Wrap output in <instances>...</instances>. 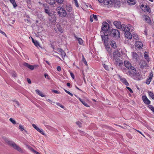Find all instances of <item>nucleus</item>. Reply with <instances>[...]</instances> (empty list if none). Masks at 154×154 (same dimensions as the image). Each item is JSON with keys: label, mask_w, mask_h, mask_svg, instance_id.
Segmentation results:
<instances>
[{"label": "nucleus", "mask_w": 154, "mask_h": 154, "mask_svg": "<svg viewBox=\"0 0 154 154\" xmlns=\"http://www.w3.org/2000/svg\"><path fill=\"white\" fill-rule=\"evenodd\" d=\"M114 61L117 66L121 67L123 65V61L119 57L120 53L118 51H115L113 53Z\"/></svg>", "instance_id": "f257e3e1"}, {"label": "nucleus", "mask_w": 154, "mask_h": 154, "mask_svg": "<svg viewBox=\"0 0 154 154\" xmlns=\"http://www.w3.org/2000/svg\"><path fill=\"white\" fill-rule=\"evenodd\" d=\"M108 34L109 35L117 38H119L120 37L119 32L117 29H112L109 30L108 32Z\"/></svg>", "instance_id": "f03ea898"}, {"label": "nucleus", "mask_w": 154, "mask_h": 154, "mask_svg": "<svg viewBox=\"0 0 154 154\" xmlns=\"http://www.w3.org/2000/svg\"><path fill=\"white\" fill-rule=\"evenodd\" d=\"M57 11L58 14L60 17H65L67 15L66 10L61 7H58L57 8Z\"/></svg>", "instance_id": "7ed1b4c3"}, {"label": "nucleus", "mask_w": 154, "mask_h": 154, "mask_svg": "<svg viewBox=\"0 0 154 154\" xmlns=\"http://www.w3.org/2000/svg\"><path fill=\"white\" fill-rule=\"evenodd\" d=\"M136 69L134 67H131V68L128 69L127 72V74L132 77H134V75L136 74Z\"/></svg>", "instance_id": "20e7f679"}, {"label": "nucleus", "mask_w": 154, "mask_h": 154, "mask_svg": "<svg viewBox=\"0 0 154 154\" xmlns=\"http://www.w3.org/2000/svg\"><path fill=\"white\" fill-rule=\"evenodd\" d=\"M103 35H101V37L103 41H104V43L105 45H106L108 44V36L109 35L108 34V33H107L106 32H103Z\"/></svg>", "instance_id": "39448f33"}, {"label": "nucleus", "mask_w": 154, "mask_h": 154, "mask_svg": "<svg viewBox=\"0 0 154 154\" xmlns=\"http://www.w3.org/2000/svg\"><path fill=\"white\" fill-rule=\"evenodd\" d=\"M101 29L104 31L103 32H106L108 33V32H109V24L106 22H103L102 23Z\"/></svg>", "instance_id": "423d86ee"}, {"label": "nucleus", "mask_w": 154, "mask_h": 154, "mask_svg": "<svg viewBox=\"0 0 154 154\" xmlns=\"http://www.w3.org/2000/svg\"><path fill=\"white\" fill-rule=\"evenodd\" d=\"M8 143L10 146H11L13 148L17 150V151L20 152L22 151L21 149L19 146H17L14 142L9 141H8Z\"/></svg>", "instance_id": "0eeeda50"}, {"label": "nucleus", "mask_w": 154, "mask_h": 154, "mask_svg": "<svg viewBox=\"0 0 154 154\" xmlns=\"http://www.w3.org/2000/svg\"><path fill=\"white\" fill-rule=\"evenodd\" d=\"M43 6L44 7L45 12L49 16H51L52 15V13L50 12V9L49 6L46 4H43Z\"/></svg>", "instance_id": "6e6552de"}, {"label": "nucleus", "mask_w": 154, "mask_h": 154, "mask_svg": "<svg viewBox=\"0 0 154 154\" xmlns=\"http://www.w3.org/2000/svg\"><path fill=\"white\" fill-rule=\"evenodd\" d=\"M135 45L136 48L139 50L142 49L143 46V44L140 41H136Z\"/></svg>", "instance_id": "1a4fd4ad"}, {"label": "nucleus", "mask_w": 154, "mask_h": 154, "mask_svg": "<svg viewBox=\"0 0 154 154\" xmlns=\"http://www.w3.org/2000/svg\"><path fill=\"white\" fill-rule=\"evenodd\" d=\"M140 68L143 69L147 67V64L146 61L145 60H141L140 63Z\"/></svg>", "instance_id": "9d476101"}, {"label": "nucleus", "mask_w": 154, "mask_h": 154, "mask_svg": "<svg viewBox=\"0 0 154 154\" xmlns=\"http://www.w3.org/2000/svg\"><path fill=\"white\" fill-rule=\"evenodd\" d=\"M32 126L37 131L39 132L41 134H42L43 135H44L45 134L43 132V130L42 129H40L35 124H32Z\"/></svg>", "instance_id": "9b49d317"}, {"label": "nucleus", "mask_w": 154, "mask_h": 154, "mask_svg": "<svg viewBox=\"0 0 154 154\" xmlns=\"http://www.w3.org/2000/svg\"><path fill=\"white\" fill-rule=\"evenodd\" d=\"M23 65L27 67V68L29 69H30L31 70H33L34 69V68L35 67H36L35 65L33 66V65H30L29 64L26 63H25L23 64Z\"/></svg>", "instance_id": "f8f14e48"}, {"label": "nucleus", "mask_w": 154, "mask_h": 154, "mask_svg": "<svg viewBox=\"0 0 154 154\" xmlns=\"http://www.w3.org/2000/svg\"><path fill=\"white\" fill-rule=\"evenodd\" d=\"M124 32L125 36L126 38L128 39H131L132 38V36L129 31H125Z\"/></svg>", "instance_id": "ddd939ff"}, {"label": "nucleus", "mask_w": 154, "mask_h": 154, "mask_svg": "<svg viewBox=\"0 0 154 154\" xmlns=\"http://www.w3.org/2000/svg\"><path fill=\"white\" fill-rule=\"evenodd\" d=\"M142 99L144 102L147 105H149L150 103V101L149 100L146 96H142Z\"/></svg>", "instance_id": "4468645a"}, {"label": "nucleus", "mask_w": 154, "mask_h": 154, "mask_svg": "<svg viewBox=\"0 0 154 154\" xmlns=\"http://www.w3.org/2000/svg\"><path fill=\"white\" fill-rule=\"evenodd\" d=\"M124 64L125 66L127 68V70L128 69L131 68V67H133L131 66V64L127 61H126L124 62Z\"/></svg>", "instance_id": "2eb2a0df"}, {"label": "nucleus", "mask_w": 154, "mask_h": 154, "mask_svg": "<svg viewBox=\"0 0 154 154\" xmlns=\"http://www.w3.org/2000/svg\"><path fill=\"white\" fill-rule=\"evenodd\" d=\"M49 18V19L50 22L53 23H55L56 20V18L54 15L53 14Z\"/></svg>", "instance_id": "dca6fc26"}, {"label": "nucleus", "mask_w": 154, "mask_h": 154, "mask_svg": "<svg viewBox=\"0 0 154 154\" xmlns=\"http://www.w3.org/2000/svg\"><path fill=\"white\" fill-rule=\"evenodd\" d=\"M121 27L119 29H121L125 32V31H130V29L128 27H126L125 24L121 25Z\"/></svg>", "instance_id": "f3484780"}, {"label": "nucleus", "mask_w": 154, "mask_h": 154, "mask_svg": "<svg viewBox=\"0 0 154 154\" xmlns=\"http://www.w3.org/2000/svg\"><path fill=\"white\" fill-rule=\"evenodd\" d=\"M113 24L118 29H119L121 27V23L119 21H115L113 22Z\"/></svg>", "instance_id": "a211bd4d"}, {"label": "nucleus", "mask_w": 154, "mask_h": 154, "mask_svg": "<svg viewBox=\"0 0 154 154\" xmlns=\"http://www.w3.org/2000/svg\"><path fill=\"white\" fill-rule=\"evenodd\" d=\"M152 74L150 73V76L149 78L147 79L146 80V83L147 85H149L152 79Z\"/></svg>", "instance_id": "6ab92c4d"}, {"label": "nucleus", "mask_w": 154, "mask_h": 154, "mask_svg": "<svg viewBox=\"0 0 154 154\" xmlns=\"http://www.w3.org/2000/svg\"><path fill=\"white\" fill-rule=\"evenodd\" d=\"M132 77L137 80H140L141 78L140 74L139 73H137L136 72V74L134 75V77Z\"/></svg>", "instance_id": "aec40b11"}, {"label": "nucleus", "mask_w": 154, "mask_h": 154, "mask_svg": "<svg viewBox=\"0 0 154 154\" xmlns=\"http://www.w3.org/2000/svg\"><path fill=\"white\" fill-rule=\"evenodd\" d=\"M57 51L60 54L62 57H65V55H66V53L63 51L61 49L58 48L57 49Z\"/></svg>", "instance_id": "412c9836"}, {"label": "nucleus", "mask_w": 154, "mask_h": 154, "mask_svg": "<svg viewBox=\"0 0 154 154\" xmlns=\"http://www.w3.org/2000/svg\"><path fill=\"white\" fill-rule=\"evenodd\" d=\"M120 78L121 81L124 84L126 85H129L128 83L125 78H122L121 77Z\"/></svg>", "instance_id": "4be33fe9"}, {"label": "nucleus", "mask_w": 154, "mask_h": 154, "mask_svg": "<svg viewBox=\"0 0 154 154\" xmlns=\"http://www.w3.org/2000/svg\"><path fill=\"white\" fill-rule=\"evenodd\" d=\"M36 93L39 96L42 97H45V95H44L43 93L39 90L37 89L35 90Z\"/></svg>", "instance_id": "5701e85b"}, {"label": "nucleus", "mask_w": 154, "mask_h": 154, "mask_svg": "<svg viewBox=\"0 0 154 154\" xmlns=\"http://www.w3.org/2000/svg\"><path fill=\"white\" fill-rule=\"evenodd\" d=\"M127 2L131 5H134L136 2L135 0H127Z\"/></svg>", "instance_id": "b1692460"}, {"label": "nucleus", "mask_w": 154, "mask_h": 154, "mask_svg": "<svg viewBox=\"0 0 154 154\" xmlns=\"http://www.w3.org/2000/svg\"><path fill=\"white\" fill-rule=\"evenodd\" d=\"M105 45V46L108 52L109 53H111V49L109 45L108 44H107L106 45Z\"/></svg>", "instance_id": "393cba45"}, {"label": "nucleus", "mask_w": 154, "mask_h": 154, "mask_svg": "<svg viewBox=\"0 0 154 154\" xmlns=\"http://www.w3.org/2000/svg\"><path fill=\"white\" fill-rule=\"evenodd\" d=\"M75 37L76 38V39L78 42V43L80 45H82L83 43V41L81 38H79L75 36Z\"/></svg>", "instance_id": "a878e982"}, {"label": "nucleus", "mask_w": 154, "mask_h": 154, "mask_svg": "<svg viewBox=\"0 0 154 154\" xmlns=\"http://www.w3.org/2000/svg\"><path fill=\"white\" fill-rule=\"evenodd\" d=\"M111 46L113 48H115L116 46V44L115 42L113 40H111L110 42Z\"/></svg>", "instance_id": "bb28decb"}, {"label": "nucleus", "mask_w": 154, "mask_h": 154, "mask_svg": "<svg viewBox=\"0 0 154 154\" xmlns=\"http://www.w3.org/2000/svg\"><path fill=\"white\" fill-rule=\"evenodd\" d=\"M133 58L137 60L138 58V56L136 53L133 52L132 54Z\"/></svg>", "instance_id": "cd10ccee"}, {"label": "nucleus", "mask_w": 154, "mask_h": 154, "mask_svg": "<svg viewBox=\"0 0 154 154\" xmlns=\"http://www.w3.org/2000/svg\"><path fill=\"white\" fill-rule=\"evenodd\" d=\"M66 10L68 12H70L72 10V8L71 6L66 5Z\"/></svg>", "instance_id": "c85d7f7f"}, {"label": "nucleus", "mask_w": 154, "mask_h": 154, "mask_svg": "<svg viewBox=\"0 0 154 154\" xmlns=\"http://www.w3.org/2000/svg\"><path fill=\"white\" fill-rule=\"evenodd\" d=\"M10 2L13 5L14 7V8H15L16 7H17V5L15 2V0H9Z\"/></svg>", "instance_id": "c756f323"}, {"label": "nucleus", "mask_w": 154, "mask_h": 154, "mask_svg": "<svg viewBox=\"0 0 154 154\" xmlns=\"http://www.w3.org/2000/svg\"><path fill=\"white\" fill-rule=\"evenodd\" d=\"M112 0H105L104 2V3L105 4L108 5H111L112 3Z\"/></svg>", "instance_id": "7c9ffc66"}, {"label": "nucleus", "mask_w": 154, "mask_h": 154, "mask_svg": "<svg viewBox=\"0 0 154 154\" xmlns=\"http://www.w3.org/2000/svg\"><path fill=\"white\" fill-rule=\"evenodd\" d=\"M144 19L145 21H147L148 23H150V20L149 19V17L146 15L144 16Z\"/></svg>", "instance_id": "2f4dec72"}, {"label": "nucleus", "mask_w": 154, "mask_h": 154, "mask_svg": "<svg viewBox=\"0 0 154 154\" xmlns=\"http://www.w3.org/2000/svg\"><path fill=\"white\" fill-rule=\"evenodd\" d=\"M148 93L149 96L154 100V94L151 91H149Z\"/></svg>", "instance_id": "473e14b6"}, {"label": "nucleus", "mask_w": 154, "mask_h": 154, "mask_svg": "<svg viewBox=\"0 0 154 154\" xmlns=\"http://www.w3.org/2000/svg\"><path fill=\"white\" fill-rule=\"evenodd\" d=\"M47 2L51 5H53L55 2V0H47Z\"/></svg>", "instance_id": "72a5a7b5"}, {"label": "nucleus", "mask_w": 154, "mask_h": 154, "mask_svg": "<svg viewBox=\"0 0 154 154\" xmlns=\"http://www.w3.org/2000/svg\"><path fill=\"white\" fill-rule=\"evenodd\" d=\"M144 57L145 58L146 60L148 62L150 60V58L149 57L148 54H146L145 53L144 54Z\"/></svg>", "instance_id": "f704fd0d"}, {"label": "nucleus", "mask_w": 154, "mask_h": 154, "mask_svg": "<svg viewBox=\"0 0 154 154\" xmlns=\"http://www.w3.org/2000/svg\"><path fill=\"white\" fill-rule=\"evenodd\" d=\"M145 8L146 10L147 11V12H150L151 10L150 8H149V7L147 5H146Z\"/></svg>", "instance_id": "c9c22d12"}, {"label": "nucleus", "mask_w": 154, "mask_h": 154, "mask_svg": "<svg viewBox=\"0 0 154 154\" xmlns=\"http://www.w3.org/2000/svg\"><path fill=\"white\" fill-rule=\"evenodd\" d=\"M34 45L37 47H39V44L38 41L37 40H36L33 43Z\"/></svg>", "instance_id": "e433bc0d"}, {"label": "nucleus", "mask_w": 154, "mask_h": 154, "mask_svg": "<svg viewBox=\"0 0 154 154\" xmlns=\"http://www.w3.org/2000/svg\"><path fill=\"white\" fill-rule=\"evenodd\" d=\"M10 121L13 124L15 125L16 123L15 121L12 118H11L9 119Z\"/></svg>", "instance_id": "4c0bfd02"}, {"label": "nucleus", "mask_w": 154, "mask_h": 154, "mask_svg": "<svg viewBox=\"0 0 154 154\" xmlns=\"http://www.w3.org/2000/svg\"><path fill=\"white\" fill-rule=\"evenodd\" d=\"M148 107L154 113V107L152 105H150L148 106Z\"/></svg>", "instance_id": "58836bf2"}, {"label": "nucleus", "mask_w": 154, "mask_h": 154, "mask_svg": "<svg viewBox=\"0 0 154 154\" xmlns=\"http://www.w3.org/2000/svg\"><path fill=\"white\" fill-rule=\"evenodd\" d=\"M82 61H83L84 63L87 66L88 64H87V62L85 60V58H84V56L83 55L82 56Z\"/></svg>", "instance_id": "ea45409f"}, {"label": "nucleus", "mask_w": 154, "mask_h": 154, "mask_svg": "<svg viewBox=\"0 0 154 154\" xmlns=\"http://www.w3.org/2000/svg\"><path fill=\"white\" fill-rule=\"evenodd\" d=\"M133 38L135 39H137L138 38V36L135 34H133Z\"/></svg>", "instance_id": "a19ab883"}, {"label": "nucleus", "mask_w": 154, "mask_h": 154, "mask_svg": "<svg viewBox=\"0 0 154 154\" xmlns=\"http://www.w3.org/2000/svg\"><path fill=\"white\" fill-rule=\"evenodd\" d=\"M19 128L21 131H23L24 130L23 127L21 125H19Z\"/></svg>", "instance_id": "79ce46f5"}, {"label": "nucleus", "mask_w": 154, "mask_h": 154, "mask_svg": "<svg viewBox=\"0 0 154 154\" xmlns=\"http://www.w3.org/2000/svg\"><path fill=\"white\" fill-rule=\"evenodd\" d=\"M103 66L105 69H106L107 70H109V68L107 65L105 64H104L103 65Z\"/></svg>", "instance_id": "37998d69"}, {"label": "nucleus", "mask_w": 154, "mask_h": 154, "mask_svg": "<svg viewBox=\"0 0 154 154\" xmlns=\"http://www.w3.org/2000/svg\"><path fill=\"white\" fill-rule=\"evenodd\" d=\"M64 91L66 93H67V94H69V95H71V96H73V94H72L70 92H69V91H67V90H66L65 89H64Z\"/></svg>", "instance_id": "c03bdc74"}, {"label": "nucleus", "mask_w": 154, "mask_h": 154, "mask_svg": "<svg viewBox=\"0 0 154 154\" xmlns=\"http://www.w3.org/2000/svg\"><path fill=\"white\" fill-rule=\"evenodd\" d=\"M76 124L79 126V127H81L82 123L79 121L76 122Z\"/></svg>", "instance_id": "a18cd8bd"}, {"label": "nucleus", "mask_w": 154, "mask_h": 154, "mask_svg": "<svg viewBox=\"0 0 154 154\" xmlns=\"http://www.w3.org/2000/svg\"><path fill=\"white\" fill-rule=\"evenodd\" d=\"M56 2L60 4H62L63 0H55Z\"/></svg>", "instance_id": "49530a36"}, {"label": "nucleus", "mask_w": 154, "mask_h": 154, "mask_svg": "<svg viewBox=\"0 0 154 154\" xmlns=\"http://www.w3.org/2000/svg\"><path fill=\"white\" fill-rule=\"evenodd\" d=\"M82 103L86 107H89V105L84 101H83V102H82Z\"/></svg>", "instance_id": "de8ad7c7"}, {"label": "nucleus", "mask_w": 154, "mask_h": 154, "mask_svg": "<svg viewBox=\"0 0 154 154\" xmlns=\"http://www.w3.org/2000/svg\"><path fill=\"white\" fill-rule=\"evenodd\" d=\"M126 88L128 89V91L131 93H133V91L129 87H127Z\"/></svg>", "instance_id": "09e8293b"}, {"label": "nucleus", "mask_w": 154, "mask_h": 154, "mask_svg": "<svg viewBox=\"0 0 154 154\" xmlns=\"http://www.w3.org/2000/svg\"><path fill=\"white\" fill-rule=\"evenodd\" d=\"M78 131L80 133V134L81 135H83L85 134V133L84 132L80 130H79Z\"/></svg>", "instance_id": "8fccbe9b"}, {"label": "nucleus", "mask_w": 154, "mask_h": 154, "mask_svg": "<svg viewBox=\"0 0 154 154\" xmlns=\"http://www.w3.org/2000/svg\"><path fill=\"white\" fill-rule=\"evenodd\" d=\"M56 104H57V106H60V107H61L62 108H63L64 107V106H63L62 105H61V104H60L59 103H57Z\"/></svg>", "instance_id": "3c124183"}, {"label": "nucleus", "mask_w": 154, "mask_h": 154, "mask_svg": "<svg viewBox=\"0 0 154 154\" xmlns=\"http://www.w3.org/2000/svg\"><path fill=\"white\" fill-rule=\"evenodd\" d=\"M14 103H15L18 106H20V103L19 102L17 101H13Z\"/></svg>", "instance_id": "603ef678"}, {"label": "nucleus", "mask_w": 154, "mask_h": 154, "mask_svg": "<svg viewBox=\"0 0 154 154\" xmlns=\"http://www.w3.org/2000/svg\"><path fill=\"white\" fill-rule=\"evenodd\" d=\"M52 91L54 93H56V94H60V92L58 91L57 90H52Z\"/></svg>", "instance_id": "864d4df0"}, {"label": "nucleus", "mask_w": 154, "mask_h": 154, "mask_svg": "<svg viewBox=\"0 0 154 154\" xmlns=\"http://www.w3.org/2000/svg\"><path fill=\"white\" fill-rule=\"evenodd\" d=\"M44 76L45 78H47L49 80L50 79V77H49V76L47 73H45Z\"/></svg>", "instance_id": "5fc2aeb1"}, {"label": "nucleus", "mask_w": 154, "mask_h": 154, "mask_svg": "<svg viewBox=\"0 0 154 154\" xmlns=\"http://www.w3.org/2000/svg\"><path fill=\"white\" fill-rule=\"evenodd\" d=\"M74 2L75 3V6L77 7H79V6L78 5L77 1H77H74Z\"/></svg>", "instance_id": "6e6d98bb"}, {"label": "nucleus", "mask_w": 154, "mask_h": 154, "mask_svg": "<svg viewBox=\"0 0 154 154\" xmlns=\"http://www.w3.org/2000/svg\"><path fill=\"white\" fill-rule=\"evenodd\" d=\"M93 18L96 21L97 20V16L95 15H94L93 14Z\"/></svg>", "instance_id": "4d7b16f0"}, {"label": "nucleus", "mask_w": 154, "mask_h": 154, "mask_svg": "<svg viewBox=\"0 0 154 154\" xmlns=\"http://www.w3.org/2000/svg\"><path fill=\"white\" fill-rule=\"evenodd\" d=\"M57 70L58 71L60 72L61 70V67L60 66H58L57 67Z\"/></svg>", "instance_id": "13d9d810"}, {"label": "nucleus", "mask_w": 154, "mask_h": 154, "mask_svg": "<svg viewBox=\"0 0 154 154\" xmlns=\"http://www.w3.org/2000/svg\"><path fill=\"white\" fill-rule=\"evenodd\" d=\"M12 75L13 77H15L17 76L15 72H13L12 73Z\"/></svg>", "instance_id": "bf43d9fd"}, {"label": "nucleus", "mask_w": 154, "mask_h": 154, "mask_svg": "<svg viewBox=\"0 0 154 154\" xmlns=\"http://www.w3.org/2000/svg\"><path fill=\"white\" fill-rule=\"evenodd\" d=\"M45 126L46 128L48 129H50L51 128V127L48 125H45Z\"/></svg>", "instance_id": "052dcab7"}, {"label": "nucleus", "mask_w": 154, "mask_h": 154, "mask_svg": "<svg viewBox=\"0 0 154 154\" xmlns=\"http://www.w3.org/2000/svg\"><path fill=\"white\" fill-rule=\"evenodd\" d=\"M27 81L28 82L29 84H31V80L30 79H29V78H27Z\"/></svg>", "instance_id": "680f3d73"}, {"label": "nucleus", "mask_w": 154, "mask_h": 154, "mask_svg": "<svg viewBox=\"0 0 154 154\" xmlns=\"http://www.w3.org/2000/svg\"><path fill=\"white\" fill-rule=\"evenodd\" d=\"M70 74L72 77L74 79V74L72 72H70Z\"/></svg>", "instance_id": "e2e57ef3"}, {"label": "nucleus", "mask_w": 154, "mask_h": 154, "mask_svg": "<svg viewBox=\"0 0 154 154\" xmlns=\"http://www.w3.org/2000/svg\"><path fill=\"white\" fill-rule=\"evenodd\" d=\"M0 32L2 33L3 35H6V34L2 30H0Z\"/></svg>", "instance_id": "0e129e2a"}, {"label": "nucleus", "mask_w": 154, "mask_h": 154, "mask_svg": "<svg viewBox=\"0 0 154 154\" xmlns=\"http://www.w3.org/2000/svg\"><path fill=\"white\" fill-rule=\"evenodd\" d=\"M90 21L91 22H92L93 21V17H92L91 16V17H90Z\"/></svg>", "instance_id": "69168bd1"}, {"label": "nucleus", "mask_w": 154, "mask_h": 154, "mask_svg": "<svg viewBox=\"0 0 154 154\" xmlns=\"http://www.w3.org/2000/svg\"><path fill=\"white\" fill-rule=\"evenodd\" d=\"M83 79L84 80V81L85 82L86 81H85V75H84V73H83Z\"/></svg>", "instance_id": "338daca9"}, {"label": "nucleus", "mask_w": 154, "mask_h": 154, "mask_svg": "<svg viewBox=\"0 0 154 154\" xmlns=\"http://www.w3.org/2000/svg\"><path fill=\"white\" fill-rule=\"evenodd\" d=\"M67 86L68 87H70L71 84L69 83H67L66 84Z\"/></svg>", "instance_id": "774afa93"}]
</instances>
